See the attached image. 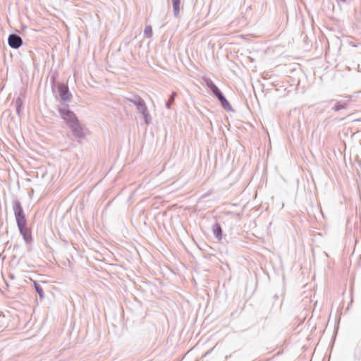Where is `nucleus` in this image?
I'll use <instances>...</instances> for the list:
<instances>
[{
	"label": "nucleus",
	"mask_w": 361,
	"mask_h": 361,
	"mask_svg": "<svg viewBox=\"0 0 361 361\" xmlns=\"http://www.w3.org/2000/svg\"><path fill=\"white\" fill-rule=\"evenodd\" d=\"M68 127L71 129L75 137L80 139L83 138L85 137L83 128L78 120L74 123H71V124H70Z\"/></svg>",
	"instance_id": "obj_5"
},
{
	"label": "nucleus",
	"mask_w": 361,
	"mask_h": 361,
	"mask_svg": "<svg viewBox=\"0 0 361 361\" xmlns=\"http://www.w3.org/2000/svg\"><path fill=\"white\" fill-rule=\"evenodd\" d=\"M349 44L352 47H358V45L360 44L359 43L358 44H355V42H353V41H350L349 42Z\"/></svg>",
	"instance_id": "obj_16"
},
{
	"label": "nucleus",
	"mask_w": 361,
	"mask_h": 361,
	"mask_svg": "<svg viewBox=\"0 0 361 361\" xmlns=\"http://www.w3.org/2000/svg\"><path fill=\"white\" fill-rule=\"evenodd\" d=\"M59 96L61 100L64 102H69L71 98V94L69 92L68 87L64 84H60L58 86Z\"/></svg>",
	"instance_id": "obj_6"
},
{
	"label": "nucleus",
	"mask_w": 361,
	"mask_h": 361,
	"mask_svg": "<svg viewBox=\"0 0 361 361\" xmlns=\"http://www.w3.org/2000/svg\"><path fill=\"white\" fill-rule=\"evenodd\" d=\"M13 209L20 233L26 243H30L32 240V236L27 227L25 214L19 200H15L13 201Z\"/></svg>",
	"instance_id": "obj_1"
},
{
	"label": "nucleus",
	"mask_w": 361,
	"mask_h": 361,
	"mask_svg": "<svg viewBox=\"0 0 361 361\" xmlns=\"http://www.w3.org/2000/svg\"><path fill=\"white\" fill-rule=\"evenodd\" d=\"M128 100L136 106L138 111L142 114L145 123L147 125L150 124L152 117L143 99L139 96H134L132 98H129Z\"/></svg>",
	"instance_id": "obj_2"
},
{
	"label": "nucleus",
	"mask_w": 361,
	"mask_h": 361,
	"mask_svg": "<svg viewBox=\"0 0 361 361\" xmlns=\"http://www.w3.org/2000/svg\"><path fill=\"white\" fill-rule=\"evenodd\" d=\"M341 1L345 2L346 0H340Z\"/></svg>",
	"instance_id": "obj_17"
},
{
	"label": "nucleus",
	"mask_w": 361,
	"mask_h": 361,
	"mask_svg": "<svg viewBox=\"0 0 361 361\" xmlns=\"http://www.w3.org/2000/svg\"><path fill=\"white\" fill-rule=\"evenodd\" d=\"M34 287H35L36 292L39 295V299L41 300H43L44 296V290H43L42 286L40 284H39L37 282L34 281Z\"/></svg>",
	"instance_id": "obj_12"
},
{
	"label": "nucleus",
	"mask_w": 361,
	"mask_h": 361,
	"mask_svg": "<svg viewBox=\"0 0 361 361\" xmlns=\"http://www.w3.org/2000/svg\"><path fill=\"white\" fill-rule=\"evenodd\" d=\"M59 111L61 118L66 122L68 126L78 120L73 111H71L66 104L59 106Z\"/></svg>",
	"instance_id": "obj_3"
},
{
	"label": "nucleus",
	"mask_w": 361,
	"mask_h": 361,
	"mask_svg": "<svg viewBox=\"0 0 361 361\" xmlns=\"http://www.w3.org/2000/svg\"><path fill=\"white\" fill-rule=\"evenodd\" d=\"M215 97L219 101V102L221 103L222 107L226 111H233V109H232L231 105L228 102V100L226 99V97H224V95L222 93V92H221L220 93H218V94L216 95Z\"/></svg>",
	"instance_id": "obj_7"
},
{
	"label": "nucleus",
	"mask_w": 361,
	"mask_h": 361,
	"mask_svg": "<svg viewBox=\"0 0 361 361\" xmlns=\"http://www.w3.org/2000/svg\"><path fill=\"white\" fill-rule=\"evenodd\" d=\"M348 105V101L337 102L335 106L332 108L334 111H338L341 109H345Z\"/></svg>",
	"instance_id": "obj_10"
},
{
	"label": "nucleus",
	"mask_w": 361,
	"mask_h": 361,
	"mask_svg": "<svg viewBox=\"0 0 361 361\" xmlns=\"http://www.w3.org/2000/svg\"><path fill=\"white\" fill-rule=\"evenodd\" d=\"M144 34L148 37L150 38L152 35V28L151 25H147L144 30Z\"/></svg>",
	"instance_id": "obj_15"
},
{
	"label": "nucleus",
	"mask_w": 361,
	"mask_h": 361,
	"mask_svg": "<svg viewBox=\"0 0 361 361\" xmlns=\"http://www.w3.org/2000/svg\"><path fill=\"white\" fill-rule=\"evenodd\" d=\"M173 4V14L175 17H178L180 12V0H171Z\"/></svg>",
	"instance_id": "obj_11"
},
{
	"label": "nucleus",
	"mask_w": 361,
	"mask_h": 361,
	"mask_svg": "<svg viewBox=\"0 0 361 361\" xmlns=\"http://www.w3.org/2000/svg\"><path fill=\"white\" fill-rule=\"evenodd\" d=\"M16 113L18 116H20L21 109L23 107V102L20 98H18L16 100Z\"/></svg>",
	"instance_id": "obj_13"
},
{
	"label": "nucleus",
	"mask_w": 361,
	"mask_h": 361,
	"mask_svg": "<svg viewBox=\"0 0 361 361\" xmlns=\"http://www.w3.org/2000/svg\"><path fill=\"white\" fill-rule=\"evenodd\" d=\"M205 82L208 88H209L214 96L217 95L218 93L221 92L211 79H206Z\"/></svg>",
	"instance_id": "obj_9"
},
{
	"label": "nucleus",
	"mask_w": 361,
	"mask_h": 361,
	"mask_svg": "<svg viewBox=\"0 0 361 361\" xmlns=\"http://www.w3.org/2000/svg\"><path fill=\"white\" fill-rule=\"evenodd\" d=\"M176 96V92H173L169 99V101L166 102V106L167 109H171V104L173 103L175 100V97Z\"/></svg>",
	"instance_id": "obj_14"
},
{
	"label": "nucleus",
	"mask_w": 361,
	"mask_h": 361,
	"mask_svg": "<svg viewBox=\"0 0 361 361\" xmlns=\"http://www.w3.org/2000/svg\"><path fill=\"white\" fill-rule=\"evenodd\" d=\"M8 44L12 49H18L23 44V39L18 35L12 33L8 36Z\"/></svg>",
	"instance_id": "obj_4"
},
{
	"label": "nucleus",
	"mask_w": 361,
	"mask_h": 361,
	"mask_svg": "<svg viewBox=\"0 0 361 361\" xmlns=\"http://www.w3.org/2000/svg\"><path fill=\"white\" fill-rule=\"evenodd\" d=\"M212 230L215 238L218 240H221L222 239V228L221 225L219 223L214 224L212 227Z\"/></svg>",
	"instance_id": "obj_8"
},
{
	"label": "nucleus",
	"mask_w": 361,
	"mask_h": 361,
	"mask_svg": "<svg viewBox=\"0 0 361 361\" xmlns=\"http://www.w3.org/2000/svg\"><path fill=\"white\" fill-rule=\"evenodd\" d=\"M208 353L209 352H207L206 354H204V356H206Z\"/></svg>",
	"instance_id": "obj_18"
}]
</instances>
